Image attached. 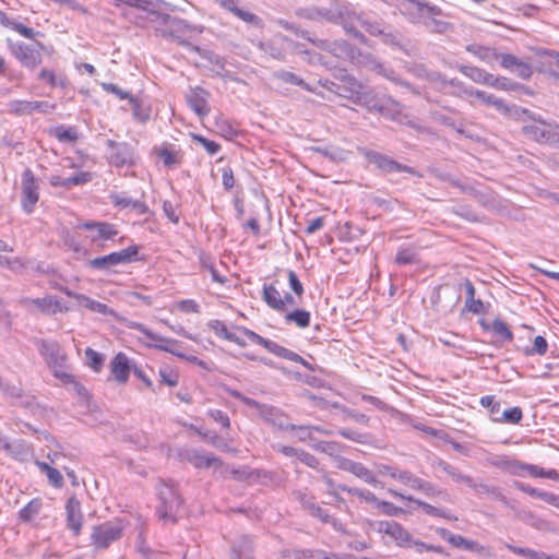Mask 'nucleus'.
<instances>
[{"instance_id": "1a4fd4ad", "label": "nucleus", "mask_w": 559, "mask_h": 559, "mask_svg": "<svg viewBox=\"0 0 559 559\" xmlns=\"http://www.w3.org/2000/svg\"><path fill=\"white\" fill-rule=\"evenodd\" d=\"M370 527L374 532L390 536L400 547L407 548L412 545L411 533L395 521H374Z\"/></svg>"}, {"instance_id": "ddd939ff", "label": "nucleus", "mask_w": 559, "mask_h": 559, "mask_svg": "<svg viewBox=\"0 0 559 559\" xmlns=\"http://www.w3.org/2000/svg\"><path fill=\"white\" fill-rule=\"evenodd\" d=\"M340 3H334L329 8L323 7H307L297 10V15L305 20L334 23L340 17L338 12Z\"/></svg>"}, {"instance_id": "5701e85b", "label": "nucleus", "mask_w": 559, "mask_h": 559, "mask_svg": "<svg viewBox=\"0 0 559 559\" xmlns=\"http://www.w3.org/2000/svg\"><path fill=\"white\" fill-rule=\"evenodd\" d=\"M295 495L296 499L300 502L304 509L309 512L310 515L318 518L323 523L335 522V520H332V518L330 516L329 512L325 509L314 503L312 497H308L306 493L301 491H297Z\"/></svg>"}, {"instance_id": "dca6fc26", "label": "nucleus", "mask_w": 559, "mask_h": 559, "mask_svg": "<svg viewBox=\"0 0 559 559\" xmlns=\"http://www.w3.org/2000/svg\"><path fill=\"white\" fill-rule=\"evenodd\" d=\"M209 97L210 93L199 86L191 88L190 94L187 96L189 106L200 118H204L210 114Z\"/></svg>"}, {"instance_id": "2eb2a0df", "label": "nucleus", "mask_w": 559, "mask_h": 559, "mask_svg": "<svg viewBox=\"0 0 559 559\" xmlns=\"http://www.w3.org/2000/svg\"><path fill=\"white\" fill-rule=\"evenodd\" d=\"M67 527L78 536L81 533L83 524V514L81 511V502L75 496H71L66 504Z\"/></svg>"}, {"instance_id": "58836bf2", "label": "nucleus", "mask_w": 559, "mask_h": 559, "mask_svg": "<svg viewBox=\"0 0 559 559\" xmlns=\"http://www.w3.org/2000/svg\"><path fill=\"white\" fill-rule=\"evenodd\" d=\"M358 24L371 36L378 37L382 34V28L385 23L371 17L368 14L360 13L358 17Z\"/></svg>"}, {"instance_id": "c85d7f7f", "label": "nucleus", "mask_w": 559, "mask_h": 559, "mask_svg": "<svg viewBox=\"0 0 559 559\" xmlns=\"http://www.w3.org/2000/svg\"><path fill=\"white\" fill-rule=\"evenodd\" d=\"M373 69L377 73L395 83L396 85H401L409 90L412 93L419 95V91L416 87H414L409 82L402 80L393 69L386 68L381 62H376Z\"/></svg>"}, {"instance_id": "f3484780", "label": "nucleus", "mask_w": 559, "mask_h": 559, "mask_svg": "<svg viewBox=\"0 0 559 559\" xmlns=\"http://www.w3.org/2000/svg\"><path fill=\"white\" fill-rule=\"evenodd\" d=\"M498 59L502 68L514 71L523 80L530 79L533 74L532 67L512 53H499Z\"/></svg>"}, {"instance_id": "39448f33", "label": "nucleus", "mask_w": 559, "mask_h": 559, "mask_svg": "<svg viewBox=\"0 0 559 559\" xmlns=\"http://www.w3.org/2000/svg\"><path fill=\"white\" fill-rule=\"evenodd\" d=\"M139 246H129L120 251L90 260L88 265L96 270H109L118 264H127L138 260Z\"/></svg>"}, {"instance_id": "603ef678", "label": "nucleus", "mask_w": 559, "mask_h": 559, "mask_svg": "<svg viewBox=\"0 0 559 559\" xmlns=\"http://www.w3.org/2000/svg\"><path fill=\"white\" fill-rule=\"evenodd\" d=\"M286 322H294L298 328L305 329L310 325V312L304 309H296L285 316Z\"/></svg>"}, {"instance_id": "412c9836", "label": "nucleus", "mask_w": 559, "mask_h": 559, "mask_svg": "<svg viewBox=\"0 0 559 559\" xmlns=\"http://www.w3.org/2000/svg\"><path fill=\"white\" fill-rule=\"evenodd\" d=\"M284 555L290 559H352L349 556H338L334 552L311 549H293L286 550Z\"/></svg>"}, {"instance_id": "9d476101", "label": "nucleus", "mask_w": 559, "mask_h": 559, "mask_svg": "<svg viewBox=\"0 0 559 559\" xmlns=\"http://www.w3.org/2000/svg\"><path fill=\"white\" fill-rule=\"evenodd\" d=\"M107 147L110 150L109 162L117 168L133 166L136 163L134 148L127 142L107 140Z\"/></svg>"}, {"instance_id": "0eeeda50", "label": "nucleus", "mask_w": 559, "mask_h": 559, "mask_svg": "<svg viewBox=\"0 0 559 559\" xmlns=\"http://www.w3.org/2000/svg\"><path fill=\"white\" fill-rule=\"evenodd\" d=\"M406 4L401 12L412 23H421L427 16H439L442 10L425 0H405Z\"/></svg>"}, {"instance_id": "b1692460", "label": "nucleus", "mask_w": 559, "mask_h": 559, "mask_svg": "<svg viewBox=\"0 0 559 559\" xmlns=\"http://www.w3.org/2000/svg\"><path fill=\"white\" fill-rule=\"evenodd\" d=\"M384 45H388L394 49H399L409 55L407 45L404 43V36L397 29L386 25L382 28V34L378 36Z\"/></svg>"}, {"instance_id": "a19ab883", "label": "nucleus", "mask_w": 559, "mask_h": 559, "mask_svg": "<svg viewBox=\"0 0 559 559\" xmlns=\"http://www.w3.org/2000/svg\"><path fill=\"white\" fill-rule=\"evenodd\" d=\"M75 300L78 301V305L88 309L93 312H97L100 314H114V310L108 308L107 305L99 302L97 300H94L85 295L83 296H75Z\"/></svg>"}, {"instance_id": "e2e57ef3", "label": "nucleus", "mask_w": 559, "mask_h": 559, "mask_svg": "<svg viewBox=\"0 0 559 559\" xmlns=\"http://www.w3.org/2000/svg\"><path fill=\"white\" fill-rule=\"evenodd\" d=\"M277 357H281V358H284V359H287V360H290V361H295V362H298L300 365H302L304 367H306L307 369L309 370H313V367L310 362H308L307 360H305L300 355H298L297 353L284 347V346H281L277 355Z\"/></svg>"}, {"instance_id": "f03ea898", "label": "nucleus", "mask_w": 559, "mask_h": 559, "mask_svg": "<svg viewBox=\"0 0 559 559\" xmlns=\"http://www.w3.org/2000/svg\"><path fill=\"white\" fill-rule=\"evenodd\" d=\"M159 504L157 513L160 519L175 522L176 515L182 504L178 489L173 483L159 481L157 485Z\"/></svg>"}, {"instance_id": "e433bc0d", "label": "nucleus", "mask_w": 559, "mask_h": 559, "mask_svg": "<svg viewBox=\"0 0 559 559\" xmlns=\"http://www.w3.org/2000/svg\"><path fill=\"white\" fill-rule=\"evenodd\" d=\"M330 48L328 52L333 53L337 58H354L357 49L344 39L334 40L329 43Z\"/></svg>"}, {"instance_id": "a211bd4d", "label": "nucleus", "mask_w": 559, "mask_h": 559, "mask_svg": "<svg viewBox=\"0 0 559 559\" xmlns=\"http://www.w3.org/2000/svg\"><path fill=\"white\" fill-rule=\"evenodd\" d=\"M79 227L85 230L95 231V235L92 237L93 242L98 240H110L118 235V230L115 225L107 222L91 221L81 224Z\"/></svg>"}, {"instance_id": "a18cd8bd", "label": "nucleus", "mask_w": 559, "mask_h": 559, "mask_svg": "<svg viewBox=\"0 0 559 559\" xmlns=\"http://www.w3.org/2000/svg\"><path fill=\"white\" fill-rule=\"evenodd\" d=\"M394 262L397 265H412L419 262L418 253L415 249L409 247H400Z\"/></svg>"}, {"instance_id": "7c9ffc66", "label": "nucleus", "mask_w": 559, "mask_h": 559, "mask_svg": "<svg viewBox=\"0 0 559 559\" xmlns=\"http://www.w3.org/2000/svg\"><path fill=\"white\" fill-rule=\"evenodd\" d=\"M472 97L480 100L483 104H485L487 106L495 107L499 111H502L506 114L509 112V114L513 115L514 108L513 109L509 108L501 98H498L492 94H488L486 92L474 88Z\"/></svg>"}, {"instance_id": "5fc2aeb1", "label": "nucleus", "mask_w": 559, "mask_h": 559, "mask_svg": "<svg viewBox=\"0 0 559 559\" xmlns=\"http://www.w3.org/2000/svg\"><path fill=\"white\" fill-rule=\"evenodd\" d=\"M491 331L503 342H512L514 336L509 325L501 319H495L491 323Z\"/></svg>"}, {"instance_id": "774afa93", "label": "nucleus", "mask_w": 559, "mask_h": 559, "mask_svg": "<svg viewBox=\"0 0 559 559\" xmlns=\"http://www.w3.org/2000/svg\"><path fill=\"white\" fill-rule=\"evenodd\" d=\"M396 480L416 490L421 480L420 477L414 475L412 472L406 469H400Z\"/></svg>"}, {"instance_id": "f704fd0d", "label": "nucleus", "mask_w": 559, "mask_h": 559, "mask_svg": "<svg viewBox=\"0 0 559 559\" xmlns=\"http://www.w3.org/2000/svg\"><path fill=\"white\" fill-rule=\"evenodd\" d=\"M515 466L518 468V472L525 471L533 477H543L559 481V473L556 469L546 471L537 465L526 463H516Z\"/></svg>"}, {"instance_id": "8fccbe9b", "label": "nucleus", "mask_w": 559, "mask_h": 559, "mask_svg": "<svg viewBox=\"0 0 559 559\" xmlns=\"http://www.w3.org/2000/svg\"><path fill=\"white\" fill-rule=\"evenodd\" d=\"M506 547L513 554L525 557L527 559H552L550 555L531 548L518 547L510 544H506Z\"/></svg>"}, {"instance_id": "423d86ee", "label": "nucleus", "mask_w": 559, "mask_h": 559, "mask_svg": "<svg viewBox=\"0 0 559 559\" xmlns=\"http://www.w3.org/2000/svg\"><path fill=\"white\" fill-rule=\"evenodd\" d=\"M123 527L120 523L104 522L95 525L91 534L92 545L96 549H106L122 537Z\"/></svg>"}, {"instance_id": "bf43d9fd", "label": "nucleus", "mask_w": 559, "mask_h": 559, "mask_svg": "<svg viewBox=\"0 0 559 559\" xmlns=\"http://www.w3.org/2000/svg\"><path fill=\"white\" fill-rule=\"evenodd\" d=\"M338 489L342 491L348 492L350 495L357 496L360 499L365 500L366 502L370 503H378V498L376 495L369 490L358 489V488H352L346 485H338Z\"/></svg>"}, {"instance_id": "6ab92c4d", "label": "nucleus", "mask_w": 559, "mask_h": 559, "mask_svg": "<svg viewBox=\"0 0 559 559\" xmlns=\"http://www.w3.org/2000/svg\"><path fill=\"white\" fill-rule=\"evenodd\" d=\"M185 459L197 468L211 466L222 467L223 461L213 454H206L203 450L187 451Z\"/></svg>"}, {"instance_id": "cd10ccee", "label": "nucleus", "mask_w": 559, "mask_h": 559, "mask_svg": "<svg viewBox=\"0 0 559 559\" xmlns=\"http://www.w3.org/2000/svg\"><path fill=\"white\" fill-rule=\"evenodd\" d=\"M23 207L31 213L35 207V190L33 187V173L31 169H26L23 174Z\"/></svg>"}, {"instance_id": "4c0bfd02", "label": "nucleus", "mask_w": 559, "mask_h": 559, "mask_svg": "<svg viewBox=\"0 0 559 559\" xmlns=\"http://www.w3.org/2000/svg\"><path fill=\"white\" fill-rule=\"evenodd\" d=\"M209 328L211 330H213L216 333V335H218L229 342H233L241 347L246 346V342L242 338L238 337L236 334L229 332L226 324L223 321L211 320L209 322Z\"/></svg>"}, {"instance_id": "f257e3e1", "label": "nucleus", "mask_w": 559, "mask_h": 559, "mask_svg": "<svg viewBox=\"0 0 559 559\" xmlns=\"http://www.w3.org/2000/svg\"><path fill=\"white\" fill-rule=\"evenodd\" d=\"M513 116L523 122L522 133L539 144L556 143L559 140V124L544 120L539 115L525 108L514 107Z\"/></svg>"}, {"instance_id": "4d7b16f0", "label": "nucleus", "mask_w": 559, "mask_h": 559, "mask_svg": "<svg viewBox=\"0 0 559 559\" xmlns=\"http://www.w3.org/2000/svg\"><path fill=\"white\" fill-rule=\"evenodd\" d=\"M523 418L522 408L519 406L511 407L501 413V417H495L493 420L497 423L519 424Z\"/></svg>"}, {"instance_id": "338daca9", "label": "nucleus", "mask_w": 559, "mask_h": 559, "mask_svg": "<svg viewBox=\"0 0 559 559\" xmlns=\"http://www.w3.org/2000/svg\"><path fill=\"white\" fill-rule=\"evenodd\" d=\"M548 349V343L546 338L542 335H538L534 338V344L531 348L525 349V355L527 356H534L539 355L543 356L547 353Z\"/></svg>"}, {"instance_id": "f8f14e48", "label": "nucleus", "mask_w": 559, "mask_h": 559, "mask_svg": "<svg viewBox=\"0 0 559 559\" xmlns=\"http://www.w3.org/2000/svg\"><path fill=\"white\" fill-rule=\"evenodd\" d=\"M340 17L333 24H340L344 31L356 38L361 44H367L368 38L357 28L358 17L360 13L352 11L347 5H338Z\"/></svg>"}, {"instance_id": "37998d69", "label": "nucleus", "mask_w": 559, "mask_h": 559, "mask_svg": "<svg viewBox=\"0 0 559 559\" xmlns=\"http://www.w3.org/2000/svg\"><path fill=\"white\" fill-rule=\"evenodd\" d=\"M467 51L479 58L480 60L492 63L493 61L498 60L499 53L493 49L480 45H468L466 47Z\"/></svg>"}, {"instance_id": "09e8293b", "label": "nucleus", "mask_w": 559, "mask_h": 559, "mask_svg": "<svg viewBox=\"0 0 559 559\" xmlns=\"http://www.w3.org/2000/svg\"><path fill=\"white\" fill-rule=\"evenodd\" d=\"M479 495H488L495 498L496 500H499L503 504L508 506L509 501L507 497L502 493L501 489L495 486H489L486 484H477L475 481V487H471Z\"/></svg>"}, {"instance_id": "052dcab7", "label": "nucleus", "mask_w": 559, "mask_h": 559, "mask_svg": "<svg viewBox=\"0 0 559 559\" xmlns=\"http://www.w3.org/2000/svg\"><path fill=\"white\" fill-rule=\"evenodd\" d=\"M338 435L342 436L345 439H348L350 441L367 444L370 441V435L369 433H362L349 428H342L338 430Z\"/></svg>"}, {"instance_id": "2f4dec72", "label": "nucleus", "mask_w": 559, "mask_h": 559, "mask_svg": "<svg viewBox=\"0 0 559 559\" xmlns=\"http://www.w3.org/2000/svg\"><path fill=\"white\" fill-rule=\"evenodd\" d=\"M91 180V175L88 173H80L75 176H71L68 178H61L60 176H51L49 179V182L53 187H63V188H71L73 186H79L86 183Z\"/></svg>"}, {"instance_id": "7ed1b4c3", "label": "nucleus", "mask_w": 559, "mask_h": 559, "mask_svg": "<svg viewBox=\"0 0 559 559\" xmlns=\"http://www.w3.org/2000/svg\"><path fill=\"white\" fill-rule=\"evenodd\" d=\"M40 353L56 378L62 382L73 381V376L70 374L66 368V355L56 342L44 341L41 343Z\"/></svg>"}, {"instance_id": "c756f323", "label": "nucleus", "mask_w": 559, "mask_h": 559, "mask_svg": "<svg viewBox=\"0 0 559 559\" xmlns=\"http://www.w3.org/2000/svg\"><path fill=\"white\" fill-rule=\"evenodd\" d=\"M440 536L449 542L452 546L465 550H475L478 547V544L474 540L466 539L462 535L453 534L447 528H441L439 531Z\"/></svg>"}, {"instance_id": "393cba45", "label": "nucleus", "mask_w": 559, "mask_h": 559, "mask_svg": "<svg viewBox=\"0 0 559 559\" xmlns=\"http://www.w3.org/2000/svg\"><path fill=\"white\" fill-rule=\"evenodd\" d=\"M462 192L473 197V199L485 209L495 210L497 207L496 197L490 191H480L467 185L466 187H462Z\"/></svg>"}, {"instance_id": "72a5a7b5", "label": "nucleus", "mask_w": 559, "mask_h": 559, "mask_svg": "<svg viewBox=\"0 0 559 559\" xmlns=\"http://www.w3.org/2000/svg\"><path fill=\"white\" fill-rule=\"evenodd\" d=\"M272 76L274 80H277L284 84L296 85V86H299L302 90H306L308 92L312 91L310 85L308 83H306L300 76H298L294 72L281 69L277 71H274Z\"/></svg>"}, {"instance_id": "20e7f679", "label": "nucleus", "mask_w": 559, "mask_h": 559, "mask_svg": "<svg viewBox=\"0 0 559 559\" xmlns=\"http://www.w3.org/2000/svg\"><path fill=\"white\" fill-rule=\"evenodd\" d=\"M358 152L367 159L369 164L374 165V167L383 175L393 173H407L411 175H416L415 168L401 164L392 157L380 152L368 150L366 147H359Z\"/></svg>"}, {"instance_id": "49530a36", "label": "nucleus", "mask_w": 559, "mask_h": 559, "mask_svg": "<svg viewBox=\"0 0 559 559\" xmlns=\"http://www.w3.org/2000/svg\"><path fill=\"white\" fill-rule=\"evenodd\" d=\"M416 490L423 492L428 498L439 497L442 500H448V498H449L447 490L441 489V488L437 487L435 484H432L428 480H425L423 478H421V480L418 485V488Z\"/></svg>"}, {"instance_id": "473e14b6", "label": "nucleus", "mask_w": 559, "mask_h": 559, "mask_svg": "<svg viewBox=\"0 0 559 559\" xmlns=\"http://www.w3.org/2000/svg\"><path fill=\"white\" fill-rule=\"evenodd\" d=\"M389 493L392 495L393 497L395 498H399V499H402V500H407V501H411V502H414L416 503L418 507H420L424 512L430 516H436L438 518V515H444V510L443 509H440V508H437L435 506H431L425 501H421L419 499H416L414 498L413 496H405L403 495L402 492H399L394 489H389Z\"/></svg>"}, {"instance_id": "aec40b11", "label": "nucleus", "mask_w": 559, "mask_h": 559, "mask_svg": "<svg viewBox=\"0 0 559 559\" xmlns=\"http://www.w3.org/2000/svg\"><path fill=\"white\" fill-rule=\"evenodd\" d=\"M109 367L115 380L122 384L128 381L130 371L133 369L128 356L123 353H118L111 359Z\"/></svg>"}, {"instance_id": "0e129e2a", "label": "nucleus", "mask_w": 559, "mask_h": 559, "mask_svg": "<svg viewBox=\"0 0 559 559\" xmlns=\"http://www.w3.org/2000/svg\"><path fill=\"white\" fill-rule=\"evenodd\" d=\"M10 47H11V50L13 52V55L23 63H28L31 62V59H32V49L28 48L27 46H24L22 44H19V43H12L10 41Z\"/></svg>"}, {"instance_id": "13d9d810", "label": "nucleus", "mask_w": 559, "mask_h": 559, "mask_svg": "<svg viewBox=\"0 0 559 559\" xmlns=\"http://www.w3.org/2000/svg\"><path fill=\"white\" fill-rule=\"evenodd\" d=\"M85 358L87 361V366L91 367L94 371H99L104 366V355L94 350L91 347L85 349Z\"/></svg>"}, {"instance_id": "c9c22d12", "label": "nucleus", "mask_w": 559, "mask_h": 559, "mask_svg": "<svg viewBox=\"0 0 559 559\" xmlns=\"http://www.w3.org/2000/svg\"><path fill=\"white\" fill-rule=\"evenodd\" d=\"M37 308H39L41 311L47 312L49 314L55 313H62L68 312L71 307L62 305L56 297L53 296H47L41 298L40 300L37 299Z\"/></svg>"}, {"instance_id": "69168bd1", "label": "nucleus", "mask_w": 559, "mask_h": 559, "mask_svg": "<svg viewBox=\"0 0 559 559\" xmlns=\"http://www.w3.org/2000/svg\"><path fill=\"white\" fill-rule=\"evenodd\" d=\"M488 86L502 91H514L518 88L519 84L507 78H499L491 74V80L488 81Z\"/></svg>"}, {"instance_id": "6e6d98bb", "label": "nucleus", "mask_w": 559, "mask_h": 559, "mask_svg": "<svg viewBox=\"0 0 559 559\" xmlns=\"http://www.w3.org/2000/svg\"><path fill=\"white\" fill-rule=\"evenodd\" d=\"M53 135L63 143H73L78 140V131L75 127L60 126L53 129Z\"/></svg>"}, {"instance_id": "9b49d317", "label": "nucleus", "mask_w": 559, "mask_h": 559, "mask_svg": "<svg viewBox=\"0 0 559 559\" xmlns=\"http://www.w3.org/2000/svg\"><path fill=\"white\" fill-rule=\"evenodd\" d=\"M354 103L365 106L369 111H377L382 115L386 112V106L371 91H361V85L353 78L349 79Z\"/></svg>"}, {"instance_id": "680f3d73", "label": "nucleus", "mask_w": 559, "mask_h": 559, "mask_svg": "<svg viewBox=\"0 0 559 559\" xmlns=\"http://www.w3.org/2000/svg\"><path fill=\"white\" fill-rule=\"evenodd\" d=\"M200 264H201L202 269H204V270L210 272L213 282H216V283L222 284V285L226 284L227 278L225 276H222L217 272V270L215 269L214 264L211 262L209 257L201 255L200 257Z\"/></svg>"}, {"instance_id": "4be33fe9", "label": "nucleus", "mask_w": 559, "mask_h": 559, "mask_svg": "<svg viewBox=\"0 0 559 559\" xmlns=\"http://www.w3.org/2000/svg\"><path fill=\"white\" fill-rule=\"evenodd\" d=\"M433 466L439 467L444 472L454 483L464 484L467 487H475V480L472 476L464 474L460 468L452 464L438 459L433 462Z\"/></svg>"}, {"instance_id": "de8ad7c7", "label": "nucleus", "mask_w": 559, "mask_h": 559, "mask_svg": "<svg viewBox=\"0 0 559 559\" xmlns=\"http://www.w3.org/2000/svg\"><path fill=\"white\" fill-rule=\"evenodd\" d=\"M37 467L47 476L49 484L56 488H61L63 486V476L61 473L47 463L37 461Z\"/></svg>"}, {"instance_id": "3c124183", "label": "nucleus", "mask_w": 559, "mask_h": 559, "mask_svg": "<svg viewBox=\"0 0 559 559\" xmlns=\"http://www.w3.org/2000/svg\"><path fill=\"white\" fill-rule=\"evenodd\" d=\"M257 46L263 53L273 59L284 61L286 58L284 50L272 40L259 41Z\"/></svg>"}, {"instance_id": "a878e982", "label": "nucleus", "mask_w": 559, "mask_h": 559, "mask_svg": "<svg viewBox=\"0 0 559 559\" xmlns=\"http://www.w3.org/2000/svg\"><path fill=\"white\" fill-rule=\"evenodd\" d=\"M154 152L157 157L163 162L164 166L167 168H174L181 164V154L178 150H176L173 145H163L160 147H155Z\"/></svg>"}, {"instance_id": "79ce46f5", "label": "nucleus", "mask_w": 559, "mask_h": 559, "mask_svg": "<svg viewBox=\"0 0 559 559\" xmlns=\"http://www.w3.org/2000/svg\"><path fill=\"white\" fill-rule=\"evenodd\" d=\"M460 71L475 83L488 85V81L491 80V73L486 72L483 69L472 66H461Z\"/></svg>"}, {"instance_id": "864d4df0", "label": "nucleus", "mask_w": 559, "mask_h": 559, "mask_svg": "<svg viewBox=\"0 0 559 559\" xmlns=\"http://www.w3.org/2000/svg\"><path fill=\"white\" fill-rule=\"evenodd\" d=\"M450 87L447 95L456 97H472L474 88L472 86L464 85L463 82L456 79H450Z\"/></svg>"}, {"instance_id": "ea45409f", "label": "nucleus", "mask_w": 559, "mask_h": 559, "mask_svg": "<svg viewBox=\"0 0 559 559\" xmlns=\"http://www.w3.org/2000/svg\"><path fill=\"white\" fill-rule=\"evenodd\" d=\"M240 330L253 343L264 347L265 349H267L270 353L274 354L275 356L277 355V353H278V350L281 348V345H278L277 343H275V342H273L271 340H267V338L259 335L254 331L249 330L247 328H241Z\"/></svg>"}, {"instance_id": "c03bdc74", "label": "nucleus", "mask_w": 559, "mask_h": 559, "mask_svg": "<svg viewBox=\"0 0 559 559\" xmlns=\"http://www.w3.org/2000/svg\"><path fill=\"white\" fill-rule=\"evenodd\" d=\"M39 79L49 84L50 87L64 88L68 85V79L63 73H56L52 70L43 69Z\"/></svg>"}, {"instance_id": "6e6552de", "label": "nucleus", "mask_w": 559, "mask_h": 559, "mask_svg": "<svg viewBox=\"0 0 559 559\" xmlns=\"http://www.w3.org/2000/svg\"><path fill=\"white\" fill-rule=\"evenodd\" d=\"M127 326L129 329L139 331L140 333L144 334L150 341H152L153 343L148 344V346L157 348L159 350H164L166 353H170L178 357H183V354H181L178 350L180 343L177 340L163 337V336L152 332L144 324H142L140 322L129 321L127 323Z\"/></svg>"}, {"instance_id": "4468645a", "label": "nucleus", "mask_w": 559, "mask_h": 559, "mask_svg": "<svg viewBox=\"0 0 559 559\" xmlns=\"http://www.w3.org/2000/svg\"><path fill=\"white\" fill-rule=\"evenodd\" d=\"M263 419L281 430L289 431L296 428V425L290 424L287 416L277 407L259 403L255 407Z\"/></svg>"}, {"instance_id": "bb28decb", "label": "nucleus", "mask_w": 559, "mask_h": 559, "mask_svg": "<svg viewBox=\"0 0 559 559\" xmlns=\"http://www.w3.org/2000/svg\"><path fill=\"white\" fill-rule=\"evenodd\" d=\"M262 299L273 310L278 312L285 311V300H282V296L274 285H263Z\"/></svg>"}]
</instances>
